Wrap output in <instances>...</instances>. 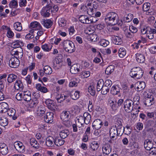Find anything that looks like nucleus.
<instances>
[{
    "instance_id": "obj_1",
    "label": "nucleus",
    "mask_w": 156,
    "mask_h": 156,
    "mask_svg": "<svg viewBox=\"0 0 156 156\" xmlns=\"http://www.w3.org/2000/svg\"><path fill=\"white\" fill-rule=\"evenodd\" d=\"M105 21L108 24L112 25L118 24L119 25L121 26L123 24L122 20L119 21V17L118 14L113 12H109L107 14Z\"/></svg>"
},
{
    "instance_id": "obj_2",
    "label": "nucleus",
    "mask_w": 156,
    "mask_h": 156,
    "mask_svg": "<svg viewBox=\"0 0 156 156\" xmlns=\"http://www.w3.org/2000/svg\"><path fill=\"white\" fill-rule=\"evenodd\" d=\"M143 73V70L141 68L134 67L131 69L129 74L132 77L135 79H138L142 77Z\"/></svg>"
},
{
    "instance_id": "obj_3",
    "label": "nucleus",
    "mask_w": 156,
    "mask_h": 156,
    "mask_svg": "<svg viewBox=\"0 0 156 156\" xmlns=\"http://www.w3.org/2000/svg\"><path fill=\"white\" fill-rule=\"evenodd\" d=\"M63 48L66 51L72 53L76 50L75 46L73 43L69 40L64 41L63 43Z\"/></svg>"
},
{
    "instance_id": "obj_4",
    "label": "nucleus",
    "mask_w": 156,
    "mask_h": 156,
    "mask_svg": "<svg viewBox=\"0 0 156 156\" xmlns=\"http://www.w3.org/2000/svg\"><path fill=\"white\" fill-rule=\"evenodd\" d=\"M134 102L130 99L126 100L123 103V108L125 111L128 113L131 112L133 109Z\"/></svg>"
},
{
    "instance_id": "obj_5",
    "label": "nucleus",
    "mask_w": 156,
    "mask_h": 156,
    "mask_svg": "<svg viewBox=\"0 0 156 156\" xmlns=\"http://www.w3.org/2000/svg\"><path fill=\"white\" fill-rule=\"evenodd\" d=\"M53 11L52 6L47 5L44 7L42 9L41 13L44 17H48L50 15V12Z\"/></svg>"
},
{
    "instance_id": "obj_6",
    "label": "nucleus",
    "mask_w": 156,
    "mask_h": 156,
    "mask_svg": "<svg viewBox=\"0 0 156 156\" xmlns=\"http://www.w3.org/2000/svg\"><path fill=\"white\" fill-rule=\"evenodd\" d=\"M20 63V61L17 57L13 56L10 59L9 65L12 68H16L19 66Z\"/></svg>"
},
{
    "instance_id": "obj_7",
    "label": "nucleus",
    "mask_w": 156,
    "mask_h": 156,
    "mask_svg": "<svg viewBox=\"0 0 156 156\" xmlns=\"http://www.w3.org/2000/svg\"><path fill=\"white\" fill-rule=\"evenodd\" d=\"M117 131L116 127L111 126L109 130V135L110 138L113 140L116 139L118 136V133Z\"/></svg>"
},
{
    "instance_id": "obj_8",
    "label": "nucleus",
    "mask_w": 156,
    "mask_h": 156,
    "mask_svg": "<svg viewBox=\"0 0 156 156\" xmlns=\"http://www.w3.org/2000/svg\"><path fill=\"white\" fill-rule=\"evenodd\" d=\"M116 127L117 131L118 133V136H121L124 132V127L122 126V124L120 121L118 122L115 123L114 126Z\"/></svg>"
},
{
    "instance_id": "obj_9",
    "label": "nucleus",
    "mask_w": 156,
    "mask_h": 156,
    "mask_svg": "<svg viewBox=\"0 0 156 156\" xmlns=\"http://www.w3.org/2000/svg\"><path fill=\"white\" fill-rule=\"evenodd\" d=\"M81 66L80 64H75L71 66L70 69V72L73 74H76L80 71Z\"/></svg>"
},
{
    "instance_id": "obj_10",
    "label": "nucleus",
    "mask_w": 156,
    "mask_h": 156,
    "mask_svg": "<svg viewBox=\"0 0 156 156\" xmlns=\"http://www.w3.org/2000/svg\"><path fill=\"white\" fill-rule=\"evenodd\" d=\"M14 147L18 151L21 152L24 151V146L22 143L20 141L15 142L14 143Z\"/></svg>"
},
{
    "instance_id": "obj_11",
    "label": "nucleus",
    "mask_w": 156,
    "mask_h": 156,
    "mask_svg": "<svg viewBox=\"0 0 156 156\" xmlns=\"http://www.w3.org/2000/svg\"><path fill=\"white\" fill-rule=\"evenodd\" d=\"M102 121L100 119H97L95 120L92 123V127L94 129L98 130L101 128L103 125Z\"/></svg>"
},
{
    "instance_id": "obj_12",
    "label": "nucleus",
    "mask_w": 156,
    "mask_h": 156,
    "mask_svg": "<svg viewBox=\"0 0 156 156\" xmlns=\"http://www.w3.org/2000/svg\"><path fill=\"white\" fill-rule=\"evenodd\" d=\"M44 121L47 123H51L53 121L54 114L52 112H48L44 116Z\"/></svg>"
},
{
    "instance_id": "obj_13",
    "label": "nucleus",
    "mask_w": 156,
    "mask_h": 156,
    "mask_svg": "<svg viewBox=\"0 0 156 156\" xmlns=\"http://www.w3.org/2000/svg\"><path fill=\"white\" fill-rule=\"evenodd\" d=\"M45 103L48 109L51 110H55V103L53 100L50 99H46Z\"/></svg>"
},
{
    "instance_id": "obj_14",
    "label": "nucleus",
    "mask_w": 156,
    "mask_h": 156,
    "mask_svg": "<svg viewBox=\"0 0 156 156\" xmlns=\"http://www.w3.org/2000/svg\"><path fill=\"white\" fill-rule=\"evenodd\" d=\"M144 147L147 150H151L153 148V143L149 140L147 139L145 140Z\"/></svg>"
},
{
    "instance_id": "obj_15",
    "label": "nucleus",
    "mask_w": 156,
    "mask_h": 156,
    "mask_svg": "<svg viewBox=\"0 0 156 156\" xmlns=\"http://www.w3.org/2000/svg\"><path fill=\"white\" fill-rule=\"evenodd\" d=\"M8 115L10 117H12L13 120L16 119L17 117V115L16 114V111L15 109L13 108L9 109L7 112Z\"/></svg>"
},
{
    "instance_id": "obj_16",
    "label": "nucleus",
    "mask_w": 156,
    "mask_h": 156,
    "mask_svg": "<svg viewBox=\"0 0 156 156\" xmlns=\"http://www.w3.org/2000/svg\"><path fill=\"white\" fill-rule=\"evenodd\" d=\"M41 24L47 28H50L53 24V22L50 20H42L41 21Z\"/></svg>"
},
{
    "instance_id": "obj_17",
    "label": "nucleus",
    "mask_w": 156,
    "mask_h": 156,
    "mask_svg": "<svg viewBox=\"0 0 156 156\" xmlns=\"http://www.w3.org/2000/svg\"><path fill=\"white\" fill-rule=\"evenodd\" d=\"M156 34V30L150 28L146 34L147 37L150 39H153Z\"/></svg>"
},
{
    "instance_id": "obj_18",
    "label": "nucleus",
    "mask_w": 156,
    "mask_h": 156,
    "mask_svg": "<svg viewBox=\"0 0 156 156\" xmlns=\"http://www.w3.org/2000/svg\"><path fill=\"white\" fill-rule=\"evenodd\" d=\"M78 121L77 125L79 128H80L83 126L85 122L84 120L83 116L81 115H79L76 117V121Z\"/></svg>"
},
{
    "instance_id": "obj_19",
    "label": "nucleus",
    "mask_w": 156,
    "mask_h": 156,
    "mask_svg": "<svg viewBox=\"0 0 156 156\" xmlns=\"http://www.w3.org/2000/svg\"><path fill=\"white\" fill-rule=\"evenodd\" d=\"M46 111L45 107L44 106L41 105L37 109V115L42 117L45 114Z\"/></svg>"
},
{
    "instance_id": "obj_20",
    "label": "nucleus",
    "mask_w": 156,
    "mask_h": 156,
    "mask_svg": "<svg viewBox=\"0 0 156 156\" xmlns=\"http://www.w3.org/2000/svg\"><path fill=\"white\" fill-rule=\"evenodd\" d=\"M8 104L5 102H3L0 103V112L5 113L9 109Z\"/></svg>"
},
{
    "instance_id": "obj_21",
    "label": "nucleus",
    "mask_w": 156,
    "mask_h": 156,
    "mask_svg": "<svg viewBox=\"0 0 156 156\" xmlns=\"http://www.w3.org/2000/svg\"><path fill=\"white\" fill-rule=\"evenodd\" d=\"M111 147L109 144H105L102 147V151L104 153L108 154L111 151Z\"/></svg>"
},
{
    "instance_id": "obj_22",
    "label": "nucleus",
    "mask_w": 156,
    "mask_h": 156,
    "mask_svg": "<svg viewBox=\"0 0 156 156\" xmlns=\"http://www.w3.org/2000/svg\"><path fill=\"white\" fill-rule=\"evenodd\" d=\"M154 103V98L153 97L146 98L144 102L145 105L148 107L150 106Z\"/></svg>"
},
{
    "instance_id": "obj_23",
    "label": "nucleus",
    "mask_w": 156,
    "mask_h": 156,
    "mask_svg": "<svg viewBox=\"0 0 156 156\" xmlns=\"http://www.w3.org/2000/svg\"><path fill=\"white\" fill-rule=\"evenodd\" d=\"M70 112L69 111H63L61 114L60 119L62 121H64L69 119Z\"/></svg>"
},
{
    "instance_id": "obj_24",
    "label": "nucleus",
    "mask_w": 156,
    "mask_h": 156,
    "mask_svg": "<svg viewBox=\"0 0 156 156\" xmlns=\"http://www.w3.org/2000/svg\"><path fill=\"white\" fill-rule=\"evenodd\" d=\"M89 18L85 15H81L79 17V20L81 23H83L90 24Z\"/></svg>"
},
{
    "instance_id": "obj_25",
    "label": "nucleus",
    "mask_w": 156,
    "mask_h": 156,
    "mask_svg": "<svg viewBox=\"0 0 156 156\" xmlns=\"http://www.w3.org/2000/svg\"><path fill=\"white\" fill-rule=\"evenodd\" d=\"M136 60L139 63H143L145 61L144 56L142 54L140 53H136Z\"/></svg>"
},
{
    "instance_id": "obj_26",
    "label": "nucleus",
    "mask_w": 156,
    "mask_h": 156,
    "mask_svg": "<svg viewBox=\"0 0 156 156\" xmlns=\"http://www.w3.org/2000/svg\"><path fill=\"white\" fill-rule=\"evenodd\" d=\"M70 97L73 100H76L80 97V92L79 91H72L70 94Z\"/></svg>"
},
{
    "instance_id": "obj_27",
    "label": "nucleus",
    "mask_w": 156,
    "mask_h": 156,
    "mask_svg": "<svg viewBox=\"0 0 156 156\" xmlns=\"http://www.w3.org/2000/svg\"><path fill=\"white\" fill-rule=\"evenodd\" d=\"M31 146L35 148L38 149L39 147V144L35 138H31L30 140Z\"/></svg>"
},
{
    "instance_id": "obj_28",
    "label": "nucleus",
    "mask_w": 156,
    "mask_h": 156,
    "mask_svg": "<svg viewBox=\"0 0 156 156\" xmlns=\"http://www.w3.org/2000/svg\"><path fill=\"white\" fill-rule=\"evenodd\" d=\"M54 139L51 136L48 137L46 140L45 144L48 147H52L53 146L54 144L53 143H54Z\"/></svg>"
},
{
    "instance_id": "obj_29",
    "label": "nucleus",
    "mask_w": 156,
    "mask_h": 156,
    "mask_svg": "<svg viewBox=\"0 0 156 156\" xmlns=\"http://www.w3.org/2000/svg\"><path fill=\"white\" fill-rule=\"evenodd\" d=\"M23 85L21 81L20 80H17L15 82L14 87L17 90H22L23 88Z\"/></svg>"
},
{
    "instance_id": "obj_30",
    "label": "nucleus",
    "mask_w": 156,
    "mask_h": 156,
    "mask_svg": "<svg viewBox=\"0 0 156 156\" xmlns=\"http://www.w3.org/2000/svg\"><path fill=\"white\" fill-rule=\"evenodd\" d=\"M62 139L61 138H60L58 137H55L54 140V143L55 144V145L58 146L62 145L65 142L64 140Z\"/></svg>"
},
{
    "instance_id": "obj_31",
    "label": "nucleus",
    "mask_w": 156,
    "mask_h": 156,
    "mask_svg": "<svg viewBox=\"0 0 156 156\" xmlns=\"http://www.w3.org/2000/svg\"><path fill=\"white\" fill-rule=\"evenodd\" d=\"M83 116L84 120L86 124H89L91 120V115L87 112H85L84 113Z\"/></svg>"
},
{
    "instance_id": "obj_32",
    "label": "nucleus",
    "mask_w": 156,
    "mask_h": 156,
    "mask_svg": "<svg viewBox=\"0 0 156 156\" xmlns=\"http://www.w3.org/2000/svg\"><path fill=\"white\" fill-rule=\"evenodd\" d=\"M111 94L114 95H117L120 92V89L118 86H113L110 90Z\"/></svg>"
},
{
    "instance_id": "obj_33",
    "label": "nucleus",
    "mask_w": 156,
    "mask_h": 156,
    "mask_svg": "<svg viewBox=\"0 0 156 156\" xmlns=\"http://www.w3.org/2000/svg\"><path fill=\"white\" fill-rule=\"evenodd\" d=\"M30 27L31 28H36L38 30L42 29V27L40 24L37 21L32 22L30 24Z\"/></svg>"
},
{
    "instance_id": "obj_34",
    "label": "nucleus",
    "mask_w": 156,
    "mask_h": 156,
    "mask_svg": "<svg viewBox=\"0 0 156 156\" xmlns=\"http://www.w3.org/2000/svg\"><path fill=\"white\" fill-rule=\"evenodd\" d=\"M69 134V131L68 129L62 130L60 131L59 135L62 138H66Z\"/></svg>"
},
{
    "instance_id": "obj_35",
    "label": "nucleus",
    "mask_w": 156,
    "mask_h": 156,
    "mask_svg": "<svg viewBox=\"0 0 156 156\" xmlns=\"http://www.w3.org/2000/svg\"><path fill=\"white\" fill-rule=\"evenodd\" d=\"M115 68V67L113 65L108 66L105 69V74L107 75H110L114 71Z\"/></svg>"
},
{
    "instance_id": "obj_36",
    "label": "nucleus",
    "mask_w": 156,
    "mask_h": 156,
    "mask_svg": "<svg viewBox=\"0 0 156 156\" xmlns=\"http://www.w3.org/2000/svg\"><path fill=\"white\" fill-rule=\"evenodd\" d=\"M99 147V144L97 141H94L90 144L89 147L93 151L97 150Z\"/></svg>"
},
{
    "instance_id": "obj_37",
    "label": "nucleus",
    "mask_w": 156,
    "mask_h": 156,
    "mask_svg": "<svg viewBox=\"0 0 156 156\" xmlns=\"http://www.w3.org/2000/svg\"><path fill=\"white\" fill-rule=\"evenodd\" d=\"M78 83H79V81L77 79L73 78L69 83V86L70 87H76L77 86Z\"/></svg>"
},
{
    "instance_id": "obj_38",
    "label": "nucleus",
    "mask_w": 156,
    "mask_h": 156,
    "mask_svg": "<svg viewBox=\"0 0 156 156\" xmlns=\"http://www.w3.org/2000/svg\"><path fill=\"white\" fill-rule=\"evenodd\" d=\"M17 78L16 75L13 74H10L8 75L7 81L9 83H12L15 81Z\"/></svg>"
},
{
    "instance_id": "obj_39",
    "label": "nucleus",
    "mask_w": 156,
    "mask_h": 156,
    "mask_svg": "<svg viewBox=\"0 0 156 156\" xmlns=\"http://www.w3.org/2000/svg\"><path fill=\"white\" fill-rule=\"evenodd\" d=\"M104 85V82L102 79H100L97 84V90L98 91L101 90Z\"/></svg>"
},
{
    "instance_id": "obj_40",
    "label": "nucleus",
    "mask_w": 156,
    "mask_h": 156,
    "mask_svg": "<svg viewBox=\"0 0 156 156\" xmlns=\"http://www.w3.org/2000/svg\"><path fill=\"white\" fill-rule=\"evenodd\" d=\"M52 47V45L50 44H45L42 46V49L45 51H49Z\"/></svg>"
},
{
    "instance_id": "obj_41",
    "label": "nucleus",
    "mask_w": 156,
    "mask_h": 156,
    "mask_svg": "<svg viewBox=\"0 0 156 156\" xmlns=\"http://www.w3.org/2000/svg\"><path fill=\"white\" fill-rule=\"evenodd\" d=\"M146 86L145 83L144 82L142 81L140 82L138 86L136 87V89L137 91H140L143 90Z\"/></svg>"
},
{
    "instance_id": "obj_42",
    "label": "nucleus",
    "mask_w": 156,
    "mask_h": 156,
    "mask_svg": "<svg viewBox=\"0 0 156 156\" xmlns=\"http://www.w3.org/2000/svg\"><path fill=\"white\" fill-rule=\"evenodd\" d=\"M44 73L46 74H50L52 72V69L51 67L48 66H45L43 68Z\"/></svg>"
},
{
    "instance_id": "obj_43",
    "label": "nucleus",
    "mask_w": 156,
    "mask_h": 156,
    "mask_svg": "<svg viewBox=\"0 0 156 156\" xmlns=\"http://www.w3.org/2000/svg\"><path fill=\"white\" fill-rule=\"evenodd\" d=\"M150 27L147 25H144L141 28V32L143 34H147L148 31L150 29Z\"/></svg>"
},
{
    "instance_id": "obj_44",
    "label": "nucleus",
    "mask_w": 156,
    "mask_h": 156,
    "mask_svg": "<svg viewBox=\"0 0 156 156\" xmlns=\"http://www.w3.org/2000/svg\"><path fill=\"white\" fill-rule=\"evenodd\" d=\"M8 123V120L6 118H2L0 120V125L2 126L5 127L7 125Z\"/></svg>"
},
{
    "instance_id": "obj_45",
    "label": "nucleus",
    "mask_w": 156,
    "mask_h": 156,
    "mask_svg": "<svg viewBox=\"0 0 156 156\" xmlns=\"http://www.w3.org/2000/svg\"><path fill=\"white\" fill-rule=\"evenodd\" d=\"M128 147L131 150H133L136 148H138L139 146L135 142H131L129 144Z\"/></svg>"
},
{
    "instance_id": "obj_46",
    "label": "nucleus",
    "mask_w": 156,
    "mask_h": 156,
    "mask_svg": "<svg viewBox=\"0 0 156 156\" xmlns=\"http://www.w3.org/2000/svg\"><path fill=\"white\" fill-rule=\"evenodd\" d=\"M14 28L16 30L20 31L22 30V27L21 23L19 22H16L14 24Z\"/></svg>"
},
{
    "instance_id": "obj_47",
    "label": "nucleus",
    "mask_w": 156,
    "mask_h": 156,
    "mask_svg": "<svg viewBox=\"0 0 156 156\" xmlns=\"http://www.w3.org/2000/svg\"><path fill=\"white\" fill-rule=\"evenodd\" d=\"M119 54L120 57L121 58L124 57L126 54V51L125 49L123 48H120L119 51Z\"/></svg>"
},
{
    "instance_id": "obj_48",
    "label": "nucleus",
    "mask_w": 156,
    "mask_h": 156,
    "mask_svg": "<svg viewBox=\"0 0 156 156\" xmlns=\"http://www.w3.org/2000/svg\"><path fill=\"white\" fill-rule=\"evenodd\" d=\"M113 42L115 44L121 45L122 43V41L121 37L116 36L113 40Z\"/></svg>"
},
{
    "instance_id": "obj_49",
    "label": "nucleus",
    "mask_w": 156,
    "mask_h": 156,
    "mask_svg": "<svg viewBox=\"0 0 156 156\" xmlns=\"http://www.w3.org/2000/svg\"><path fill=\"white\" fill-rule=\"evenodd\" d=\"M68 97L67 96L61 94L60 97H56L55 99L58 103H61L62 102L67 99Z\"/></svg>"
},
{
    "instance_id": "obj_50",
    "label": "nucleus",
    "mask_w": 156,
    "mask_h": 156,
    "mask_svg": "<svg viewBox=\"0 0 156 156\" xmlns=\"http://www.w3.org/2000/svg\"><path fill=\"white\" fill-rule=\"evenodd\" d=\"M147 115L146 118L147 119L153 118V119H154V115H156V112H146Z\"/></svg>"
},
{
    "instance_id": "obj_51",
    "label": "nucleus",
    "mask_w": 156,
    "mask_h": 156,
    "mask_svg": "<svg viewBox=\"0 0 156 156\" xmlns=\"http://www.w3.org/2000/svg\"><path fill=\"white\" fill-rule=\"evenodd\" d=\"M88 91L90 94L93 96H94L96 94L95 88L93 86L90 85L88 88Z\"/></svg>"
},
{
    "instance_id": "obj_52",
    "label": "nucleus",
    "mask_w": 156,
    "mask_h": 156,
    "mask_svg": "<svg viewBox=\"0 0 156 156\" xmlns=\"http://www.w3.org/2000/svg\"><path fill=\"white\" fill-rule=\"evenodd\" d=\"M18 2L15 0H13L11 1L9 5L10 7L11 8H16L18 6Z\"/></svg>"
},
{
    "instance_id": "obj_53",
    "label": "nucleus",
    "mask_w": 156,
    "mask_h": 156,
    "mask_svg": "<svg viewBox=\"0 0 156 156\" xmlns=\"http://www.w3.org/2000/svg\"><path fill=\"white\" fill-rule=\"evenodd\" d=\"M110 88L105 86V85H104L101 90V92L102 94H106L109 91Z\"/></svg>"
},
{
    "instance_id": "obj_54",
    "label": "nucleus",
    "mask_w": 156,
    "mask_h": 156,
    "mask_svg": "<svg viewBox=\"0 0 156 156\" xmlns=\"http://www.w3.org/2000/svg\"><path fill=\"white\" fill-rule=\"evenodd\" d=\"M150 4L149 3H144L142 9L144 11H147L149 10L150 9Z\"/></svg>"
},
{
    "instance_id": "obj_55",
    "label": "nucleus",
    "mask_w": 156,
    "mask_h": 156,
    "mask_svg": "<svg viewBox=\"0 0 156 156\" xmlns=\"http://www.w3.org/2000/svg\"><path fill=\"white\" fill-rule=\"evenodd\" d=\"M81 75L83 78H87L90 76V72L89 71H84L81 72Z\"/></svg>"
},
{
    "instance_id": "obj_56",
    "label": "nucleus",
    "mask_w": 156,
    "mask_h": 156,
    "mask_svg": "<svg viewBox=\"0 0 156 156\" xmlns=\"http://www.w3.org/2000/svg\"><path fill=\"white\" fill-rule=\"evenodd\" d=\"M7 36L9 38H12L14 35V34L12 31L11 30L10 28L9 27V28H7Z\"/></svg>"
},
{
    "instance_id": "obj_57",
    "label": "nucleus",
    "mask_w": 156,
    "mask_h": 156,
    "mask_svg": "<svg viewBox=\"0 0 156 156\" xmlns=\"http://www.w3.org/2000/svg\"><path fill=\"white\" fill-rule=\"evenodd\" d=\"M100 43L101 45L105 47L109 44V42L108 40L103 39L100 41Z\"/></svg>"
},
{
    "instance_id": "obj_58",
    "label": "nucleus",
    "mask_w": 156,
    "mask_h": 156,
    "mask_svg": "<svg viewBox=\"0 0 156 156\" xmlns=\"http://www.w3.org/2000/svg\"><path fill=\"white\" fill-rule=\"evenodd\" d=\"M38 100L33 99L30 104V108H34L36 107L38 103Z\"/></svg>"
},
{
    "instance_id": "obj_59",
    "label": "nucleus",
    "mask_w": 156,
    "mask_h": 156,
    "mask_svg": "<svg viewBox=\"0 0 156 156\" xmlns=\"http://www.w3.org/2000/svg\"><path fill=\"white\" fill-rule=\"evenodd\" d=\"M62 121L63 124L66 126L69 127L71 126L72 122L69 119L64 121Z\"/></svg>"
},
{
    "instance_id": "obj_60",
    "label": "nucleus",
    "mask_w": 156,
    "mask_h": 156,
    "mask_svg": "<svg viewBox=\"0 0 156 156\" xmlns=\"http://www.w3.org/2000/svg\"><path fill=\"white\" fill-rule=\"evenodd\" d=\"M23 98L26 101H30L31 99V95H23Z\"/></svg>"
},
{
    "instance_id": "obj_61",
    "label": "nucleus",
    "mask_w": 156,
    "mask_h": 156,
    "mask_svg": "<svg viewBox=\"0 0 156 156\" xmlns=\"http://www.w3.org/2000/svg\"><path fill=\"white\" fill-rule=\"evenodd\" d=\"M155 18L152 16H150L147 19V23L151 25L154 23V21Z\"/></svg>"
},
{
    "instance_id": "obj_62",
    "label": "nucleus",
    "mask_w": 156,
    "mask_h": 156,
    "mask_svg": "<svg viewBox=\"0 0 156 156\" xmlns=\"http://www.w3.org/2000/svg\"><path fill=\"white\" fill-rule=\"evenodd\" d=\"M112 84V82L110 80H105V82H104V85L110 88Z\"/></svg>"
},
{
    "instance_id": "obj_63",
    "label": "nucleus",
    "mask_w": 156,
    "mask_h": 156,
    "mask_svg": "<svg viewBox=\"0 0 156 156\" xmlns=\"http://www.w3.org/2000/svg\"><path fill=\"white\" fill-rule=\"evenodd\" d=\"M51 2L50 0H41V4L42 5L51 6L49 3Z\"/></svg>"
},
{
    "instance_id": "obj_64",
    "label": "nucleus",
    "mask_w": 156,
    "mask_h": 156,
    "mask_svg": "<svg viewBox=\"0 0 156 156\" xmlns=\"http://www.w3.org/2000/svg\"><path fill=\"white\" fill-rule=\"evenodd\" d=\"M129 30L133 34L136 33L137 31V29L133 26H129Z\"/></svg>"
}]
</instances>
